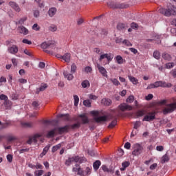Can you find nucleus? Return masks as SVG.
Instances as JSON below:
<instances>
[{"mask_svg": "<svg viewBox=\"0 0 176 176\" xmlns=\"http://www.w3.org/2000/svg\"><path fill=\"white\" fill-rule=\"evenodd\" d=\"M50 148V146H47L43 148V152L41 153V157L45 156L47 153V151H49V148Z\"/></svg>", "mask_w": 176, "mask_h": 176, "instance_id": "nucleus-35", "label": "nucleus"}, {"mask_svg": "<svg viewBox=\"0 0 176 176\" xmlns=\"http://www.w3.org/2000/svg\"><path fill=\"white\" fill-rule=\"evenodd\" d=\"M155 119H156V112H148L146 116H144L142 119V122H152L155 120Z\"/></svg>", "mask_w": 176, "mask_h": 176, "instance_id": "nucleus-4", "label": "nucleus"}, {"mask_svg": "<svg viewBox=\"0 0 176 176\" xmlns=\"http://www.w3.org/2000/svg\"><path fill=\"white\" fill-rule=\"evenodd\" d=\"M122 167L120 168L121 171H124L129 166H130V162H124L122 164Z\"/></svg>", "mask_w": 176, "mask_h": 176, "instance_id": "nucleus-28", "label": "nucleus"}, {"mask_svg": "<svg viewBox=\"0 0 176 176\" xmlns=\"http://www.w3.org/2000/svg\"><path fill=\"white\" fill-rule=\"evenodd\" d=\"M170 33L173 35V36H176V28H172L170 30Z\"/></svg>", "mask_w": 176, "mask_h": 176, "instance_id": "nucleus-63", "label": "nucleus"}, {"mask_svg": "<svg viewBox=\"0 0 176 176\" xmlns=\"http://www.w3.org/2000/svg\"><path fill=\"white\" fill-rule=\"evenodd\" d=\"M104 58H107V61H112L113 55H112V54H101L99 58V61H102Z\"/></svg>", "mask_w": 176, "mask_h": 176, "instance_id": "nucleus-10", "label": "nucleus"}, {"mask_svg": "<svg viewBox=\"0 0 176 176\" xmlns=\"http://www.w3.org/2000/svg\"><path fill=\"white\" fill-rule=\"evenodd\" d=\"M119 109L122 111V112H124V111H132L133 107L131 105H129L126 103H122L120 105L118 106Z\"/></svg>", "mask_w": 176, "mask_h": 176, "instance_id": "nucleus-9", "label": "nucleus"}, {"mask_svg": "<svg viewBox=\"0 0 176 176\" xmlns=\"http://www.w3.org/2000/svg\"><path fill=\"white\" fill-rule=\"evenodd\" d=\"M57 12V9L56 8H52L48 11V14L50 17H53L54 14H56V12Z\"/></svg>", "mask_w": 176, "mask_h": 176, "instance_id": "nucleus-26", "label": "nucleus"}, {"mask_svg": "<svg viewBox=\"0 0 176 176\" xmlns=\"http://www.w3.org/2000/svg\"><path fill=\"white\" fill-rule=\"evenodd\" d=\"M80 127V123L78 122L71 125V128L73 129H79Z\"/></svg>", "mask_w": 176, "mask_h": 176, "instance_id": "nucleus-51", "label": "nucleus"}, {"mask_svg": "<svg viewBox=\"0 0 176 176\" xmlns=\"http://www.w3.org/2000/svg\"><path fill=\"white\" fill-rule=\"evenodd\" d=\"M32 30L34 31H39L41 30V28L38 25L37 23H34L32 26Z\"/></svg>", "mask_w": 176, "mask_h": 176, "instance_id": "nucleus-52", "label": "nucleus"}, {"mask_svg": "<svg viewBox=\"0 0 176 176\" xmlns=\"http://www.w3.org/2000/svg\"><path fill=\"white\" fill-rule=\"evenodd\" d=\"M116 61L118 64H122L123 63V58L118 55L116 56Z\"/></svg>", "mask_w": 176, "mask_h": 176, "instance_id": "nucleus-47", "label": "nucleus"}, {"mask_svg": "<svg viewBox=\"0 0 176 176\" xmlns=\"http://www.w3.org/2000/svg\"><path fill=\"white\" fill-rule=\"evenodd\" d=\"M128 78L130 82H131L133 85H137V83H138V79L135 78V77L129 76Z\"/></svg>", "mask_w": 176, "mask_h": 176, "instance_id": "nucleus-29", "label": "nucleus"}, {"mask_svg": "<svg viewBox=\"0 0 176 176\" xmlns=\"http://www.w3.org/2000/svg\"><path fill=\"white\" fill-rule=\"evenodd\" d=\"M10 6L16 12H20L21 9L18 4L16 3L14 1H10L9 2Z\"/></svg>", "mask_w": 176, "mask_h": 176, "instance_id": "nucleus-17", "label": "nucleus"}, {"mask_svg": "<svg viewBox=\"0 0 176 176\" xmlns=\"http://www.w3.org/2000/svg\"><path fill=\"white\" fill-rule=\"evenodd\" d=\"M47 89V84H41L39 88L36 90V94H39L40 91H45Z\"/></svg>", "mask_w": 176, "mask_h": 176, "instance_id": "nucleus-18", "label": "nucleus"}, {"mask_svg": "<svg viewBox=\"0 0 176 176\" xmlns=\"http://www.w3.org/2000/svg\"><path fill=\"white\" fill-rule=\"evenodd\" d=\"M69 129V127L68 126H65L63 127H60L56 129V131H58L59 134H63V133H65L67 131H68V129Z\"/></svg>", "mask_w": 176, "mask_h": 176, "instance_id": "nucleus-21", "label": "nucleus"}, {"mask_svg": "<svg viewBox=\"0 0 176 176\" xmlns=\"http://www.w3.org/2000/svg\"><path fill=\"white\" fill-rule=\"evenodd\" d=\"M63 76L65 79L67 80H72L74 79V74L72 73H69L68 71H63Z\"/></svg>", "mask_w": 176, "mask_h": 176, "instance_id": "nucleus-13", "label": "nucleus"}, {"mask_svg": "<svg viewBox=\"0 0 176 176\" xmlns=\"http://www.w3.org/2000/svg\"><path fill=\"white\" fill-rule=\"evenodd\" d=\"M175 64L174 63H168L165 65V67L167 69H171V68L174 67Z\"/></svg>", "mask_w": 176, "mask_h": 176, "instance_id": "nucleus-41", "label": "nucleus"}, {"mask_svg": "<svg viewBox=\"0 0 176 176\" xmlns=\"http://www.w3.org/2000/svg\"><path fill=\"white\" fill-rule=\"evenodd\" d=\"M94 52L97 54H102V52L101 51V50H100V48H94Z\"/></svg>", "mask_w": 176, "mask_h": 176, "instance_id": "nucleus-57", "label": "nucleus"}, {"mask_svg": "<svg viewBox=\"0 0 176 176\" xmlns=\"http://www.w3.org/2000/svg\"><path fill=\"white\" fill-rule=\"evenodd\" d=\"M78 69V67L76 66V65L75 63H73L71 65V74H75L76 72Z\"/></svg>", "mask_w": 176, "mask_h": 176, "instance_id": "nucleus-32", "label": "nucleus"}, {"mask_svg": "<svg viewBox=\"0 0 176 176\" xmlns=\"http://www.w3.org/2000/svg\"><path fill=\"white\" fill-rule=\"evenodd\" d=\"M145 41L146 42H153V41H155V43L157 45L162 43V41H160V35L158 34H153L151 38H146Z\"/></svg>", "mask_w": 176, "mask_h": 176, "instance_id": "nucleus-7", "label": "nucleus"}, {"mask_svg": "<svg viewBox=\"0 0 176 176\" xmlns=\"http://www.w3.org/2000/svg\"><path fill=\"white\" fill-rule=\"evenodd\" d=\"M78 175L85 176V170H82L80 168L78 169Z\"/></svg>", "mask_w": 176, "mask_h": 176, "instance_id": "nucleus-60", "label": "nucleus"}, {"mask_svg": "<svg viewBox=\"0 0 176 176\" xmlns=\"http://www.w3.org/2000/svg\"><path fill=\"white\" fill-rule=\"evenodd\" d=\"M118 121L116 120H113L111 124L109 125V129H113L117 124Z\"/></svg>", "mask_w": 176, "mask_h": 176, "instance_id": "nucleus-42", "label": "nucleus"}, {"mask_svg": "<svg viewBox=\"0 0 176 176\" xmlns=\"http://www.w3.org/2000/svg\"><path fill=\"white\" fill-rule=\"evenodd\" d=\"M84 173H85V176L90 175L91 174V168L87 167L84 170Z\"/></svg>", "mask_w": 176, "mask_h": 176, "instance_id": "nucleus-37", "label": "nucleus"}, {"mask_svg": "<svg viewBox=\"0 0 176 176\" xmlns=\"http://www.w3.org/2000/svg\"><path fill=\"white\" fill-rule=\"evenodd\" d=\"M22 126L23 127H28V129H30V128L32 127L33 124H32V122H23Z\"/></svg>", "mask_w": 176, "mask_h": 176, "instance_id": "nucleus-39", "label": "nucleus"}, {"mask_svg": "<svg viewBox=\"0 0 176 176\" xmlns=\"http://www.w3.org/2000/svg\"><path fill=\"white\" fill-rule=\"evenodd\" d=\"M154 86L156 88L157 87H171L173 85L170 82H166V81H156L154 82Z\"/></svg>", "mask_w": 176, "mask_h": 176, "instance_id": "nucleus-6", "label": "nucleus"}, {"mask_svg": "<svg viewBox=\"0 0 176 176\" xmlns=\"http://www.w3.org/2000/svg\"><path fill=\"white\" fill-rule=\"evenodd\" d=\"M23 43H25L26 45H32V41L28 40V39H26V38H24L23 41H22Z\"/></svg>", "mask_w": 176, "mask_h": 176, "instance_id": "nucleus-56", "label": "nucleus"}, {"mask_svg": "<svg viewBox=\"0 0 176 176\" xmlns=\"http://www.w3.org/2000/svg\"><path fill=\"white\" fill-rule=\"evenodd\" d=\"M42 135L41 133H36L32 138H30L29 140L27 141V144L31 145L32 142H38V138H41Z\"/></svg>", "mask_w": 176, "mask_h": 176, "instance_id": "nucleus-8", "label": "nucleus"}, {"mask_svg": "<svg viewBox=\"0 0 176 176\" xmlns=\"http://www.w3.org/2000/svg\"><path fill=\"white\" fill-rule=\"evenodd\" d=\"M153 57H154V58H156V60H160V52L157 50L154 51Z\"/></svg>", "mask_w": 176, "mask_h": 176, "instance_id": "nucleus-36", "label": "nucleus"}, {"mask_svg": "<svg viewBox=\"0 0 176 176\" xmlns=\"http://www.w3.org/2000/svg\"><path fill=\"white\" fill-rule=\"evenodd\" d=\"M74 100L75 107H78V104H79V96H78V95H74Z\"/></svg>", "mask_w": 176, "mask_h": 176, "instance_id": "nucleus-38", "label": "nucleus"}, {"mask_svg": "<svg viewBox=\"0 0 176 176\" xmlns=\"http://www.w3.org/2000/svg\"><path fill=\"white\" fill-rule=\"evenodd\" d=\"M56 131H57V128H55L50 131H48L46 137L47 138H52V137H54V135L56 134Z\"/></svg>", "mask_w": 176, "mask_h": 176, "instance_id": "nucleus-22", "label": "nucleus"}, {"mask_svg": "<svg viewBox=\"0 0 176 176\" xmlns=\"http://www.w3.org/2000/svg\"><path fill=\"white\" fill-rule=\"evenodd\" d=\"M101 104H103V105H107V107H109V105L112 104V100L109 98H103L101 100Z\"/></svg>", "mask_w": 176, "mask_h": 176, "instance_id": "nucleus-20", "label": "nucleus"}, {"mask_svg": "<svg viewBox=\"0 0 176 176\" xmlns=\"http://www.w3.org/2000/svg\"><path fill=\"white\" fill-rule=\"evenodd\" d=\"M0 100L4 101V105H8V103L9 102V98H8V96L5 94H1Z\"/></svg>", "mask_w": 176, "mask_h": 176, "instance_id": "nucleus-24", "label": "nucleus"}, {"mask_svg": "<svg viewBox=\"0 0 176 176\" xmlns=\"http://www.w3.org/2000/svg\"><path fill=\"white\" fill-rule=\"evenodd\" d=\"M170 74L173 78H176V69L171 70Z\"/></svg>", "mask_w": 176, "mask_h": 176, "instance_id": "nucleus-64", "label": "nucleus"}, {"mask_svg": "<svg viewBox=\"0 0 176 176\" xmlns=\"http://www.w3.org/2000/svg\"><path fill=\"white\" fill-rule=\"evenodd\" d=\"M91 71H92V69L90 66L85 67V72L89 73V72H91Z\"/></svg>", "mask_w": 176, "mask_h": 176, "instance_id": "nucleus-61", "label": "nucleus"}, {"mask_svg": "<svg viewBox=\"0 0 176 176\" xmlns=\"http://www.w3.org/2000/svg\"><path fill=\"white\" fill-rule=\"evenodd\" d=\"M58 118H63L65 120H69V114H59Z\"/></svg>", "mask_w": 176, "mask_h": 176, "instance_id": "nucleus-34", "label": "nucleus"}, {"mask_svg": "<svg viewBox=\"0 0 176 176\" xmlns=\"http://www.w3.org/2000/svg\"><path fill=\"white\" fill-rule=\"evenodd\" d=\"M162 57L164 58V60H166V61H171V55H170L168 53L164 52Z\"/></svg>", "mask_w": 176, "mask_h": 176, "instance_id": "nucleus-25", "label": "nucleus"}, {"mask_svg": "<svg viewBox=\"0 0 176 176\" xmlns=\"http://www.w3.org/2000/svg\"><path fill=\"white\" fill-rule=\"evenodd\" d=\"M81 86L83 87V89H86L87 86H90V82H89V80H85L82 81V82L81 83Z\"/></svg>", "mask_w": 176, "mask_h": 176, "instance_id": "nucleus-33", "label": "nucleus"}, {"mask_svg": "<svg viewBox=\"0 0 176 176\" xmlns=\"http://www.w3.org/2000/svg\"><path fill=\"white\" fill-rule=\"evenodd\" d=\"M134 101V96H130L126 99V102H129V104H131Z\"/></svg>", "mask_w": 176, "mask_h": 176, "instance_id": "nucleus-50", "label": "nucleus"}, {"mask_svg": "<svg viewBox=\"0 0 176 176\" xmlns=\"http://www.w3.org/2000/svg\"><path fill=\"white\" fill-rule=\"evenodd\" d=\"M35 176H41L43 175V170H38L34 171Z\"/></svg>", "mask_w": 176, "mask_h": 176, "instance_id": "nucleus-44", "label": "nucleus"}, {"mask_svg": "<svg viewBox=\"0 0 176 176\" xmlns=\"http://www.w3.org/2000/svg\"><path fill=\"white\" fill-rule=\"evenodd\" d=\"M143 149L144 148H142L141 145L136 144L133 146L132 155H133V156H138L142 153Z\"/></svg>", "mask_w": 176, "mask_h": 176, "instance_id": "nucleus-5", "label": "nucleus"}, {"mask_svg": "<svg viewBox=\"0 0 176 176\" xmlns=\"http://www.w3.org/2000/svg\"><path fill=\"white\" fill-rule=\"evenodd\" d=\"M98 71L100 72V74H101V75H102V76H104V78H108V72H107V69L105 68H104V67L98 65Z\"/></svg>", "mask_w": 176, "mask_h": 176, "instance_id": "nucleus-12", "label": "nucleus"}, {"mask_svg": "<svg viewBox=\"0 0 176 176\" xmlns=\"http://www.w3.org/2000/svg\"><path fill=\"white\" fill-rule=\"evenodd\" d=\"M91 114L93 115V116H95L94 120L96 123H102V122H107V120H108L107 116L98 117V115H100V113L98 111H91Z\"/></svg>", "mask_w": 176, "mask_h": 176, "instance_id": "nucleus-3", "label": "nucleus"}, {"mask_svg": "<svg viewBox=\"0 0 176 176\" xmlns=\"http://www.w3.org/2000/svg\"><path fill=\"white\" fill-rule=\"evenodd\" d=\"M141 126V122L140 121H136L135 123H134V126L133 128L137 130V129H138L139 127Z\"/></svg>", "mask_w": 176, "mask_h": 176, "instance_id": "nucleus-48", "label": "nucleus"}, {"mask_svg": "<svg viewBox=\"0 0 176 176\" xmlns=\"http://www.w3.org/2000/svg\"><path fill=\"white\" fill-rule=\"evenodd\" d=\"M32 105L35 109H36L38 107H39V102L38 101H34Z\"/></svg>", "mask_w": 176, "mask_h": 176, "instance_id": "nucleus-54", "label": "nucleus"}, {"mask_svg": "<svg viewBox=\"0 0 176 176\" xmlns=\"http://www.w3.org/2000/svg\"><path fill=\"white\" fill-rule=\"evenodd\" d=\"M145 115V111L144 110H139L136 112V116L137 118H141Z\"/></svg>", "mask_w": 176, "mask_h": 176, "instance_id": "nucleus-31", "label": "nucleus"}, {"mask_svg": "<svg viewBox=\"0 0 176 176\" xmlns=\"http://www.w3.org/2000/svg\"><path fill=\"white\" fill-rule=\"evenodd\" d=\"M72 162H74V158L73 157H69L66 162H65V164L66 166H70L71 163H72Z\"/></svg>", "mask_w": 176, "mask_h": 176, "instance_id": "nucleus-45", "label": "nucleus"}, {"mask_svg": "<svg viewBox=\"0 0 176 176\" xmlns=\"http://www.w3.org/2000/svg\"><path fill=\"white\" fill-rule=\"evenodd\" d=\"M107 5L109 8H111V9H122L123 8V6L122 4H119L113 1H110L107 3Z\"/></svg>", "mask_w": 176, "mask_h": 176, "instance_id": "nucleus-11", "label": "nucleus"}, {"mask_svg": "<svg viewBox=\"0 0 176 176\" xmlns=\"http://www.w3.org/2000/svg\"><path fill=\"white\" fill-rule=\"evenodd\" d=\"M159 13L166 16V17H170V16H176V8L173 5L168 6V9L160 8L158 10Z\"/></svg>", "mask_w": 176, "mask_h": 176, "instance_id": "nucleus-1", "label": "nucleus"}, {"mask_svg": "<svg viewBox=\"0 0 176 176\" xmlns=\"http://www.w3.org/2000/svg\"><path fill=\"white\" fill-rule=\"evenodd\" d=\"M18 31L20 34H23V35H28V29H27L24 26H20L18 28Z\"/></svg>", "mask_w": 176, "mask_h": 176, "instance_id": "nucleus-16", "label": "nucleus"}, {"mask_svg": "<svg viewBox=\"0 0 176 176\" xmlns=\"http://www.w3.org/2000/svg\"><path fill=\"white\" fill-rule=\"evenodd\" d=\"M83 104L85 105V107L90 108V107H91V102H90V100H85L83 102Z\"/></svg>", "mask_w": 176, "mask_h": 176, "instance_id": "nucleus-40", "label": "nucleus"}, {"mask_svg": "<svg viewBox=\"0 0 176 176\" xmlns=\"http://www.w3.org/2000/svg\"><path fill=\"white\" fill-rule=\"evenodd\" d=\"M111 82H112V83L115 85V86H119V85H120V82H119V80H118V79L116 78H111Z\"/></svg>", "mask_w": 176, "mask_h": 176, "instance_id": "nucleus-43", "label": "nucleus"}, {"mask_svg": "<svg viewBox=\"0 0 176 176\" xmlns=\"http://www.w3.org/2000/svg\"><path fill=\"white\" fill-rule=\"evenodd\" d=\"M7 160L8 162H9V163H12V162H13V155L8 154L7 155Z\"/></svg>", "mask_w": 176, "mask_h": 176, "instance_id": "nucleus-53", "label": "nucleus"}, {"mask_svg": "<svg viewBox=\"0 0 176 176\" xmlns=\"http://www.w3.org/2000/svg\"><path fill=\"white\" fill-rule=\"evenodd\" d=\"M126 25L123 23H118L117 25V28L118 30H119L120 31L122 30H124V28H125Z\"/></svg>", "mask_w": 176, "mask_h": 176, "instance_id": "nucleus-49", "label": "nucleus"}, {"mask_svg": "<svg viewBox=\"0 0 176 176\" xmlns=\"http://www.w3.org/2000/svg\"><path fill=\"white\" fill-rule=\"evenodd\" d=\"M1 124L2 129H6L8 126H12V124L10 122H6L4 124H2V122L0 121V125Z\"/></svg>", "mask_w": 176, "mask_h": 176, "instance_id": "nucleus-46", "label": "nucleus"}, {"mask_svg": "<svg viewBox=\"0 0 176 176\" xmlns=\"http://www.w3.org/2000/svg\"><path fill=\"white\" fill-rule=\"evenodd\" d=\"M41 46L42 49H44L45 53H47V54H53V50L56 49V43H54V41L44 42Z\"/></svg>", "mask_w": 176, "mask_h": 176, "instance_id": "nucleus-2", "label": "nucleus"}, {"mask_svg": "<svg viewBox=\"0 0 176 176\" xmlns=\"http://www.w3.org/2000/svg\"><path fill=\"white\" fill-rule=\"evenodd\" d=\"M153 98V95L152 94H149L147 96H146V100L147 101H150V100H152Z\"/></svg>", "mask_w": 176, "mask_h": 176, "instance_id": "nucleus-62", "label": "nucleus"}, {"mask_svg": "<svg viewBox=\"0 0 176 176\" xmlns=\"http://www.w3.org/2000/svg\"><path fill=\"white\" fill-rule=\"evenodd\" d=\"M49 30H50V31H52V32H54L57 31V26H56V25H51L49 28Z\"/></svg>", "mask_w": 176, "mask_h": 176, "instance_id": "nucleus-55", "label": "nucleus"}, {"mask_svg": "<svg viewBox=\"0 0 176 176\" xmlns=\"http://www.w3.org/2000/svg\"><path fill=\"white\" fill-rule=\"evenodd\" d=\"M122 43L124 45H126L127 46H133V44H131V43H130V41H129V40H124L122 41Z\"/></svg>", "mask_w": 176, "mask_h": 176, "instance_id": "nucleus-58", "label": "nucleus"}, {"mask_svg": "<svg viewBox=\"0 0 176 176\" xmlns=\"http://www.w3.org/2000/svg\"><path fill=\"white\" fill-rule=\"evenodd\" d=\"M170 157H168V155L165 154L161 159V163L162 164H164V163H167V162H169Z\"/></svg>", "mask_w": 176, "mask_h": 176, "instance_id": "nucleus-27", "label": "nucleus"}, {"mask_svg": "<svg viewBox=\"0 0 176 176\" xmlns=\"http://www.w3.org/2000/svg\"><path fill=\"white\" fill-rule=\"evenodd\" d=\"M78 118H80L82 124H87V123H89V118L86 114H80Z\"/></svg>", "mask_w": 176, "mask_h": 176, "instance_id": "nucleus-14", "label": "nucleus"}, {"mask_svg": "<svg viewBox=\"0 0 176 176\" xmlns=\"http://www.w3.org/2000/svg\"><path fill=\"white\" fill-rule=\"evenodd\" d=\"M60 148H61V144H58L56 146H54L52 148V153H54V152H57V151H58V149H60Z\"/></svg>", "mask_w": 176, "mask_h": 176, "instance_id": "nucleus-30", "label": "nucleus"}, {"mask_svg": "<svg viewBox=\"0 0 176 176\" xmlns=\"http://www.w3.org/2000/svg\"><path fill=\"white\" fill-rule=\"evenodd\" d=\"M100 166H101V161L100 160H96L95 162L93 164V168L95 171H97L100 168Z\"/></svg>", "mask_w": 176, "mask_h": 176, "instance_id": "nucleus-23", "label": "nucleus"}, {"mask_svg": "<svg viewBox=\"0 0 176 176\" xmlns=\"http://www.w3.org/2000/svg\"><path fill=\"white\" fill-rule=\"evenodd\" d=\"M62 60L65 63H69L71 61V54L66 53L62 56Z\"/></svg>", "mask_w": 176, "mask_h": 176, "instance_id": "nucleus-19", "label": "nucleus"}, {"mask_svg": "<svg viewBox=\"0 0 176 176\" xmlns=\"http://www.w3.org/2000/svg\"><path fill=\"white\" fill-rule=\"evenodd\" d=\"M26 21H27V18H22V19H21L18 21L17 24L23 25V24H24V22H25Z\"/></svg>", "mask_w": 176, "mask_h": 176, "instance_id": "nucleus-59", "label": "nucleus"}, {"mask_svg": "<svg viewBox=\"0 0 176 176\" xmlns=\"http://www.w3.org/2000/svg\"><path fill=\"white\" fill-rule=\"evenodd\" d=\"M8 52L11 54H16L19 52V47H17V45H12L8 47Z\"/></svg>", "mask_w": 176, "mask_h": 176, "instance_id": "nucleus-15", "label": "nucleus"}]
</instances>
